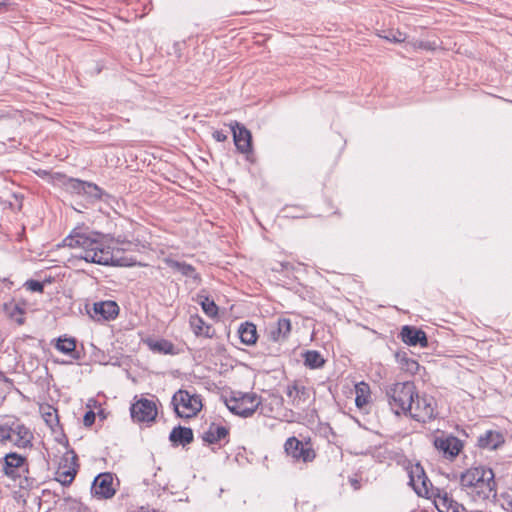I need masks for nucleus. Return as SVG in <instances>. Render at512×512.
I'll list each match as a JSON object with an SVG mask.
<instances>
[{"instance_id": "obj_41", "label": "nucleus", "mask_w": 512, "mask_h": 512, "mask_svg": "<svg viewBox=\"0 0 512 512\" xmlns=\"http://www.w3.org/2000/svg\"><path fill=\"white\" fill-rule=\"evenodd\" d=\"M96 415L92 410H89L85 413L83 417V423L86 427H90L95 422Z\"/></svg>"}, {"instance_id": "obj_21", "label": "nucleus", "mask_w": 512, "mask_h": 512, "mask_svg": "<svg viewBox=\"0 0 512 512\" xmlns=\"http://www.w3.org/2000/svg\"><path fill=\"white\" fill-rule=\"evenodd\" d=\"M291 332V321L288 318H279L275 325L270 326L268 338L273 342H284Z\"/></svg>"}, {"instance_id": "obj_13", "label": "nucleus", "mask_w": 512, "mask_h": 512, "mask_svg": "<svg viewBox=\"0 0 512 512\" xmlns=\"http://www.w3.org/2000/svg\"><path fill=\"white\" fill-rule=\"evenodd\" d=\"M237 150L242 154L252 152L251 132L241 123L233 121L229 124Z\"/></svg>"}, {"instance_id": "obj_17", "label": "nucleus", "mask_w": 512, "mask_h": 512, "mask_svg": "<svg viewBox=\"0 0 512 512\" xmlns=\"http://www.w3.org/2000/svg\"><path fill=\"white\" fill-rule=\"evenodd\" d=\"M429 482L423 467L416 464L409 471V484L419 496L427 495L429 492L427 483Z\"/></svg>"}, {"instance_id": "obj_19", "label": "nucleus", "mask_w": 512, "mask_h": 512, "mask_svg": "<svg viewBox=\"0 0 512 512\" xmlns=\"http://www.w3.org/2000/svg\"><path fill=\"white\" fill-rule=\"evenodd\" d=\"M285 392L291 404L295 407L304 404L310 396L309 389L298 381L288 384Z\"/></svg>"}, {"instance_id": "obj_40", "label": "nucleus", "mask_w": 512, "mask_h": 512, "mask_svg": "<svg viewBox=\"0 0 512 512\" xmlns=\"http://www.w3.org/2000/svg\"><path fill=\"white\" fill-rule=\"evenodd\" d=\"M385 38L391 42L399 43L405 40V36L403 33L397 31V32H389L388 35L385 36Z\"/></svg>"}, {"instance_id": "obj_18", "label": "nucleus", "mask_w": 512, "mask_h": 512, "mask_svg": "<svg viewBox=\"0 0 512 512\" xmlns=\"http://www.w3.org/2000/svg\"><path fill=\"white\" fill-rule=\"evenodd\" d=\"M229 428L215 422H212L208 429L203 432L201 438L204 443L212 445L218 444L221 441L228 442Z\"/></svg>"}, {"instance_id": "obj_28", "label": "nucleus", "mask_w": 512, "mask_h": 512, "mask_svg": "<svg viewBox=\"0 0 512 512\" xmlns=\"http://www.w3.org/2000/svg\"><path fill=\"white\" fill-rule=\"evenodd\" d=\"M304 365L309 369H319L325 364V359L319 351L307 350L302 354Z\"/></svg>"}, {"instance_id": "obj_27", "label": "nucleus", "mask_w": 512, "mask_h": 512, "mask_svg": "<svg viewBox=\"0 0 512 512\" xmlns=\"http://www.w3.org/2000/svg\"><path fill=\"white\" fill-rule=\"evenodd\" d=\"M436 507L439 512H464L465 507L459 504L445 493L442 497H438L436 501Z\"/></svg>"}, {"instance_id": "obj_15", "label": "nucleus", "mask_w": 512, "mask_h": 512, "mask_svg": "<svg viewBox=\"0 0 512 512\" xmlns=\"http://www.w3.org/2000/svg\"><path fill=\"white\" fill-rule=\"evenodd\" d=\"M434 446L437 450L441 451L446 458L454 459L461 452L463 443L453 435H443L435 438Z\"/></svg>"}, {"instance_id": "obj_16", "label": "nucleus", "mask_w": 512, "mask_h": 512, "mask_svg": "<svg viewBox=\"0 0 512 512\" xmlns=\"http://www.w3.org/2000/svg\"><path fill=\"white\" fill-rule=\"evenodd\" d=\"M401 340L409 346H428V338L426 333L415 326L405 325L400 332Z\"/></svg>"}, {"instance_id": "obj_36", "label": "nucleus", "mask_w": 512, "mask_h": 512, "mask_svg": "<svg viewBox=\"0 0 512 512\" xmlns=\"http://www.w3.org/2000/svg\"><path fill=\"white\" fill-rule=\"evenodd\" d=\"M153 349L164 354H172L174 350V345L167 340H160L154 343Z\"/></svg>"}, {"instance_id": "obj_44", "label": "nucleus", "mask_w": 512, "mask_h": 512, "mask_svg": "<svg viewBox=\"0 0 512 512\" xmlns=\"http://www.w3.org/2000/svg\"><path fill=\"white\" fill-rule=\"evenodd\" d=\"M7 5H8L7 0H0V8L1 7H6Z\"/></svg>"}, {"instance_id": "obj_9", "label": "nucleus", "mask_w": 512, "mask_h": 512, "mask_svg": "<svg viewBox=\"0 0 512 512\" xmlns=\"http://www.w3.org/2000/svg\"><path fill=\"white\" fill-rule=\"evenodd\" d=\"M409 416L418 422H427L436 416V403L433 397L423 395L414 397V403Z\"/></svg>"}, {"instance_id": "obj_8", "label": "nucleus", "mask_w": 512, "mask_h": 512, "mask_svg": "<svg viewBox=\"0 0 512 512\" xmlns=\"http://www.w3.org/2000/svg\"><path fill=\"white\" fill-rule=\"evenodd\" d=\"M78 468L77 454L74 450L67 451L59 463V467L55 473V480L62 486L71 485L77 475Z\"/></svg>"}, {"instance_id": "obj_38", "label": "nucleus", "mask_w": 512, "mask_h": 512, "mask_svg": "<svg viewBox=\"0 0 512 512\" xmlns=\"http://www.w3.org/2000/svg\"><path fill=\"white\" fill-rule=\"evenodd\" d=\"M24 286L31 292L42 293L44 290V283L37 280H28L25 282Z\"/></svg>"}, {"instance_id": "obj_43", "label": "nucleus", "mask_w": 512, "mask_h": 512, "mask_svg": "<svg viewBox=\"0 0 512 512\" xmlns=\"http://www.w3.org/2000/svg\"><path fill=\"white\" fill-rule=\"evenodd\" d=\"M350 484L354 490H359L361 487L360 481L354 478L350 479Z\"/></svg>"}, {"instance_id": "obj_14", "label": "nucleus", "mask_w": 512, "mask_h": 512, "mask_svg": "<svg viewBox=\"0 0 512 512\" xmlns=\"http://www.w3.org/2000/svg\"><path fill=\"white\" fill-rule=\"evenodd\" d=\"M88 313L95 321H111L118 316L119 306L111 300L95 302Z\"/></svg>"}, {"instance_id": "obj_6", "label": "nucleus", "mask_w": 512, "mask_h": 512, "mask_svg": "<svg viewBox=\"0 0 512 512\" xmlns=\"http://www.w3.org/2000/svg\"><path fill=\"white\" fill-rule=\"evenodd\" d=\"M284 451L295 463H311L316 458L311 439L299 440L297 437H289L284 443Z\"/></svg>"}, {"instance_id": "obj_20", "label": "nucleus", "mask_w": 512, "mask_h": 512, "mask_svg": "<svg viewBox=\"0 0 512 512\" xmlns=\"http://www.w3.org/2000/svg\"><path fill=\"white\" fill-rule=\"evenodd\" d=\"M505 443L504 435L496 430H487L478 437L477 446L481 449L496 450Z\"/></svg>"}, {"instance_id": "obj_32", "label": "nucleus", "mask_w": 512, "mask_h": 512, "mask_svg": "<svg viewBox=\"0 0 512 512\" xmlns=\"http://www.w3.org/2000/svg\"><path fill=\"white\" fill-rule=\"evenodd\" d=\"M86 181L77 178H66L63 182L65 190L71 194L82 195Z\"/></svg>"}, {"instance_id": "obj_42", "label": "nucleus", "mask_w": 512, "mask_h": 512, "mask_svg": "<svg viewBox=\"0 0 512 512\" xmlns=\"http://www.w3.org/2000/svg\"><path fill=\"white\" fill-rule=\"evenodd\" d=\"M212 136L213 138L217 141V142H224L227 140V134H225L223 131L221 130H215L213 133H212Z\"/></svg>"}, {"instance_id": "obj_10", "label": "nucleus", "mask_w": 512, "mask_h": 512, "mask_svg": "<svg viewBox=\"0 0 512 512\" xmlns=\"http://www.w3.org/2000/svg\"><path fill=\"white\" fill-rule=\"evenodd\" d=\"M0 463L4 475L12 480H16L28 472L27 458L16 452L7 453L0 459Z\"/></svg>"}, {"instance_id": "obj_25", "label": "nucleus", "mask_w": 512, "mask_h": 512, "mask_svg": "<svg viewBox=\"0 0 512 512\" xmlns=\"http://www.w3.org/2000/svg\"><path fill=\"white\" fill-rule=\"evenodd\" d=\"M164 262L172 270L179 272L181 275L193 278L196 281H200V275L196 272V269L191 264L186 262H180L172 258H165Z\"/></svg>"}, {"instance_id": "obj_24", "label": "nucleus", "mask_w": 512, "mask_h": 512, "mask_svg": "<svg viewBox=\"0 0 512 512\" xmlns=\"http://www.w3.org/2000/svg\"><path fill=\"white\" fill-rule=\"evenodd\" d=\"M3 312L5 316L11 321H14L18 325L24 324L25 308L15 300L12 299L8 302H5L3 304Z\"/></svg>"}, {"instance_id": "obj_7", "label": "nucleus", "mask_w": 512, "mask_h": 512, "mask_svg": "<svg viewBox=\"0 0 512 512\" xmlns=\"http://www.w3.org/2000/svg\"><path fill=\"white\" fill-rule=\"evenodd\" d=\"M225 403L233 414L246 418L253 415L257 410L260 405V398L255 393H246L240 397H231Z\"/></svg>"}, {"instance_id": "obj_3", "label": "nucleus", "mask_w": 512, "mask_h": 512, "mask_svg": "<svg viewBox=\"0 0 512 512\" xmlns=\"http://www.w3.org/2000/svg\"><path fill=\"white\" fill-rule=\"evenodd\" d=\"M34 435L20 419L7 417L0 422V444L11 443L19 449L33 446Z\"/></svg>"}, {"instance_id": "obj_23", "label": "nucleus", "mask_w": 512, "mask_h": 512, "mask_svg": "<svg viewBox=\"0 0 512 512\" xmlns=\"http://www.w3.org/2000/svg\"><path fill=\"white\" fill-rule=\"evenodd\" d=\"M194 440L193 430L189 427L176 426L169 434V441L173 446H183L192 443Z\"/></svg>"}, {"instance_id": "obj_34", "label": "nucleus", "mask_w": 512, "mask_h": 512, "mask_svg": "<svg viewBox=\"0 0 512 512\" xmlns=\"http://www.w3.org/2000/svg\"><path fill=\"white\" fill-rule=\"evenodd\" d=\"M103 194L104 191L97 184L86 181L82 196H85L87 199L94 201L100 200Z\"/></svg>"}, {"instance_id": "obj_5", "label": "nucleus", "mask_w": 512, "mask_h": 512, "mask_svg": "<svg viewBox=\"0 0 512 512\" xmlns=\"http://www.w3.org/2000/svg\"><path fill=\"white\" fill-rule=\"evenodd\" d=\"M171 404L177 417L185 419L195 417L202 409L201 397L183 389L173 395Z\"/></svg>"}, {"instance_id": "obj_12", "label": "nucleus", "mask_w": 512, "mask_h": 512, "mask_svg": "<svg viewBox=\"0 0 512 512\" xmlns=\"http://www.w3.org/2000/svg\"><path fill=\"white\" fill-rule=\"evenodd\" d=\"M116 493L113 487V477L111 473H101L95 477L92 486L91 494L97 499H110Z\"/></svg>"}, {"instance_id": "obj_33", "label": "nucleus", "mask_w": 512, "mask_h": 512, "mask_svg": "<svg viewBox=\"0 0 512 512\" xmlns=\"http://www.w3.org/2000/svg\"><path fill=\"white\" fill-rule=\"evenodd\" d=\"M41 410L44 421L51 429H54L55 426L59 425L57 409L50 405H47L46 407L41 408Z\"/></svg>"}, {"instance_id": "obj_22", "label": "nucleus", "mask_w": 512, "mask_h": 512, "mask_svg": "<svg viewBox=\"0 0 512 512\" xmlns=\"http://www.w3.org/2000/svg\"><path fill=\"white\" fill-rule=\"evenodd\" d=\"M189 326L196 337L211 339L215 336V329L198 314L190 315Z\"/></svg>"}, {"instance_id": "obj_35", "label": "nucleus", "mask_w": 512, "mask_h": 512, "mask_svg": "<svg viewBox=\"0 0 512 512\" xmlns=\"http://www.w3.org/2000/svg\"><path fill=\"white\" fill-rule=\"evenodd\" d=\"M200 305L207 316L211 318L218 316V306L215 304L213 299L207 296L202 297Z\"/></svg>"}, {"instance_id": "obj_26", "label": "nucleus", "mask_w": 512, "mask_h": 512, "mask_svg": "<svg viewBox=\"0 0 512 512\" xmlns=\"http://www.w3.org/2000/svg\"><path fill=\"white\" fill-rule=\"evenodd\" d=\"M238 334L240 341L248 346L254 345L258 338L257 328L251 322L242 323L238 328Z\"/></svg>"}, {"instance_id": "obj_39", "label": "nucleus", "mask_w": 512, "mask_h": 512, "mask_svg": "<svg viewBox=\"0 0 512 512\" xmlns=\"http://www.w3.org/2000/svg\"><path fill=\"white\" fill-rule=\"evenodd\" d=\"M65 501L71 503V509L74 512H87L88 511V507L83 505L81 502L77 501L76 499L67 497V498H65Z\"/></svg>"}, {"instance_id": "obj_31", "label": "nucleus", "mask_w": 512, "mask_h": 512, "mask_svg": "<svg viewBox=\"0 0 512 512\" xmlns=\"http://www.w3.org/2000/svg\"><path fill=\"white\" fill-rule=\"evenodd\" d=\"M395 358L402 369H405L411 373H416L418 371V362L412 358H409L406 352H397L395 354Z\"/></svg>"}, {"instance_id": "obj_2", "label": "nucleus", "mask_w": 512, "mask_h": 512, "mask_svg": "<svg viewBox=\"0 0 512 512\" xmlns=\"http://www.w3.org/2000/svg\"><path fill=\"white\" fill-rule=\"evenodd\" d=\"M460 485L462 489H472L476 497L482 500L488 499L497 487L493 470L482 465L461 473Z\"/></svg>"}, {"instance_id": "obj_29", "label": "nucleus", "mask_w": 512, "mask_h": 512, "mask_svg": "<svg viewBox=\"0 0 512 512\" xmlns=\"http://www.w3.org/2000/svg\"><path fill=\"white\" fill-rule=\"evenodd\" d=\"M355 404L358 408H363L369 403L370 400V387L365 382H360L355 385Z\"/></svg>"}, {"instance_id": "obj_4", "label": "nucleus", "mask_w": 512, "mask_h": 512, "mask_svg": "<svg viewBox=\"0 0 512 512\" xmlns=\"http://www.w3.org/2000/svg\"><path fill=\"white\" fill-rule=\"evenodd\" d=\"M385 396L391 410L396 415H409L414 397L417 396L415 384L411 381L397 382L385 389Z\"/></svg>"}, {"instance_id": "obj_11", "label": "nucleus", "mask_w": 512, "mask_h": 512, "mask_svg": "<svg viewBox=\"0 0 512 512\" xmlns=\"http://www.w3.org/2000/svg\"><path fill=\"white\" fill-rule=\"evenodd\" d=\"M131 417L134 422H154L157 417V406L153 400L140 398L130 407Z\"/></svg>"}, {"instance_id": "obj_30", "label": "nucleus", "mask_w": 512, "mask_h": 512, "mask_svg": "<svg viewBox=\"0 0 512 512\" xmlns=\"http://www.w3.org/2000/svg\"><path fill=\"white\" fill-rule=\"evenodd\" d=\"M76 341L74 338H59L56 344V349L64 354L71 355L73 359H80L79 353L75 351Z\"/></svg>"}, {"instance_id": "obj_1", "label": "nucleus", "mask_w": 512, "mask_h": 512, "mask_svg": "<svg viewBox=\"0 0 512 512\" xmlns=\"http://www.w3.org/2000/svg\"><path fill=\"white\" fill-rule=\"evenodd\" d=\"M63 246L75 252L72 258L103 266H123L124 259L115 258L110 247L105 246L104 235L88 229L75 228L63 240Z\"/></svg>"}, {"instance_id": "obj_37", "label": "nucleus", "mask_w": 512, "mask_h": 512, "mask_svg": "<svg viewBox=\"0 0 512 512\" xmlns=\"http://www.w3.org/2000/svg\"><path fill=\"white\" fill-rule=\"evenodd\" d=\"M501 507L506 512H512V490L500 494Z\"/></svg>"}]
</instances>
